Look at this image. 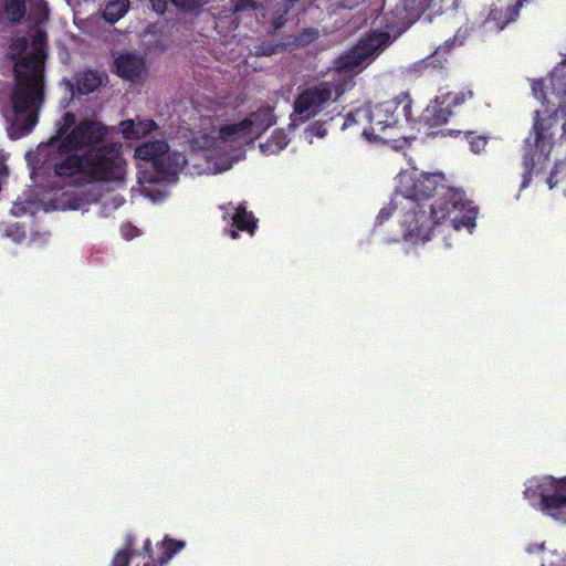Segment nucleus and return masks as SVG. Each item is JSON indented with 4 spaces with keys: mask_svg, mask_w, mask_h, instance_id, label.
Masks as SVG:
<instances>
[{
    "mask_svg": "<svg viewBox=\"0 0 566 566\" xmlns=\"http://www.w3.org/2000/svg\"><path fill=\"white\" fill-rule=\"evenodd\" d=\"M107 127L93 119L76 120L66 113L57 129V136L27 154L31 166V177L38 182L42 176L53 177L46 187L61 188V181L76 185L71 192L64 191L50 197V206L44 199V210L83 209L85 203L96 202L104 193L125 185L127 164L122 155V146L107 143Z\"/></svg>",
    "mask_w": 566,
    "mask_h": 566,
    "instance_id": "nucleus-1",
    "label": "nucleus"
},
{
    "mask_svg": "<svg viewBox=\"0 0 566 566\" xmlns=\"http://www.w3.org/2000/svg\"><path fill=\"white\" fill-rule=\"evenodd\" d=\"M275 123L274 107L266 104L227 125L213 116H200L199 125L193 126L188 156L170 151L165 139L143 143L135 149V158L145 161L138 166L142 193L153 202L161 201L168 196L167 185L176 182L178 174L190 165V174L229 170L243 158V147Z\"/></svg>",
    "mask_w": 566,
    "mask_h": 566,
    "instance_id": "nucleus-2",
    "label": "nucleus"
},
{
    "mask_svg": "<svg viewBox=\"0 0 566 566\" xmlns=\"http://www.w3.org/2000/svg\"><path fill=\"white\" fill-rule=\"evenodd\" d=\"M443 179L441 174L422 172L416 167L401 170L390 203L379 211L377 223L381 224L395 212L400 240L411 247L427 243L436 230L444 227L472 233L476 226V207L461 190L443 185Z\"/></svg>",
    "mask_w": 566,
    "mask_h": 566,
    "instance_id": "nucleus-3",
    "label": "nucleus"
},
{
    "mask_svg": "<svg viewBox=\"0 0 566 566\" xmlns=\"http://www.w3.org/2000/svg\"><path fill=\"white\" fill-rule=\"evenodd\" d=\"M7 55L14 61V83L6 117L10 124V137L18 139L36 125L44 103L46 33L36 28L29 38L14 39Z\"/></svg>",
    "mask_w": 566,
    "mask_h": 566,
    "instance_id": "nucleus-4",
    "label": "nucleus"
},
{
    "mask_svg": "<svg viewBox=\"0 0 566 566\" xmlns=\"http://www.w3.org/2000/svg\"><path fill=\"white\" fill-rule=\"evenodd\" d=\"M388 43L386 34L363 38L334 62L329 78L304 88L293 103L290 127H297L318 115L326 105L353 87L354 75L365 70Z\"/></svg>",
    "mask_w": 566,
    "mask_h": 566,
    "instance_id": "nucleus-5",
    "label": "nucleus"
},
{
    "mask_svg": "<svg viewBox=\"0 0 566 566\" xmlns=\"http://www.w3.org/2000/svg\"><path fill=\"white\" fill-rule=\"evenodd\" d=\"M411 101L407 94L375 105L365 104L350 111L345 116L342 129L357 126L361 136L369 142L391 144L399 149L401 139L405 143V130L409 120Z\"/></svg>",
    "mask_w": 566,
    "mask_h": 566,
    "instance_id": "nucleus-6",
    "label": "nucleus"
},
{
    "mask_svg": "<svg viewBox=\"0 0 566 566\" xmlns=\"http://www.w3.org/2000/svg\"><path fill=\"white\" fill-rule=\"evenodd\" d=\"M524 499L556 523L566 524V476H534L526 481Z\"/></svg>",
    "mask_w": 566,
    "mask_h": 566,
    "instance_id": "nucleus-7",
    "label": "nucleus"
},
{
    "mask_svg": "<svg viewBox=\"0 0 566 566\" xmlns=\"http://www.w3.org/2000/svg\"><path fill=\"white\" fill-rule=\"evenodd\" d=\"M434 0H401L389 14L382 18L377 17L373 24L376 27L366 38L371 35L386 34L388 43L391 36L397 38L416 21L422 12L429 9Z\"/></svg>",
    "mask_w": 566,
    "mask_h": 566,
    "instance_id": "nucleus-8",
    "label": "nucleus"
},
{
    "mask_svg": "<svg viewBox=\"0 0 566 566\" xmlns=\"http://www.w3.org/2000/svg\"><path fill=\"white\" fill-rule=\"evenodd\" d=\"M525 2H528V0H515V3L506 6L501 1L493 4V8L490 10L488 18L482 24L483 32H501L509 23L513 22L517 18L518 11Z\"/></svg>",
    "mask_w": 566,
    "mask_h": 566,
    "instance_id": "nucleus-9",
    "label": "nucleus"
},
{
    "mask_svg": "<svg viewBox=\"0 0 566 566\" xmlns=\"http://www.w3.org/2000/svg\"><path fill=\"white\" fill-rule=\"evenodd\" d=\"M224 210L223 218H230V228L227 230L230 238L237 240L239 238V231H245L250 235H253L256 229V219L247 210L243 203L233 206L229 203L222 207Z\"/></svg>",
    "mask_w": 566,
    "mask_h": 566,
    "instance_id": "nucleus-10",
    "label": "nucleus"
},
{
    "mask_svg": "<svg viewBox=\"0 0 566 566\" xmlns=\"http://www.w3.org/2000/svg\"><path fill=\"white\" fill-rule=\"evenodd\" d=\"M102 81V75L98 72L86 70L77 72L73 80H63L62 83L70 91L72 97H74L75 94L83 95L96 91L101 86Z\"/></svg>",
    "mask_w": 566,
    "mask_h": 566,
    "instance_id": "nucleus-11",
    "label": "nucleus"
},
{
    "mask_svg": "<svg viewBox=\"0 0 566 566\" xmlns=\"http://www.w3.org/2000/svg\"><path fill=\"white\" fill-rule=\"evenodd\" d=\"M117 74L130 81L142 78L146 72L145 60L136 53H123L115 60Z\"/></svg>",
    "mask_w": 566,
    "mask_h": 566,
    "instance_id": "nucleus-12",
    "label": "nucleus"
},
{
    "mask_svg": "<svg viewBox=\"0 0 566 566\" xmlns=\"http://www.w3.org/2000/svg\"><path fill=\"white\" fill-rule=\"evenodd\" d=\"M451 115L452 111L444 108V106L436 97L423 109L421 115V123L427 126L428 129L436 128L446 124Z\"/></svg>",
    "mask_w": 566,
    "mask_h": 566,
    "instance_id": "nucleus-13",
    "label": "nucleus"
},
{
    "mask_svg": "<svg viewBox=\"0 0 566 566\" xmlns=\"http://www.w3.org/2000/svg\"><path fill=\"white\" fill-rule=\"evenodd\" d=\"M119 129L126 139H138L157 129V125L151 119H127L119 124Z\"/></svg>",
    "mask_w": 566,
    "mask_h": 566,
    "instance_id": "nucleus-14",
    "label": "nucleus"
},
{
    "mask_svg": "<svg viewBox=\"0 0 566 566\" xmlns=\"http://www.w3.org/2000/svg\"><path fill=\"white\" fill-rule=\"evenodd\" d=\"M290 140V135L284 129H275L264 143L260 144V150L265 156L276 155L286 148Z\"/></svg>",
    "mask_w": 566,
    "mask_h": 566,
    "instance_id": "nucleus-15",
    "label": "nucleus"
},
{
    "mask_svg": "<svg viewBox=\"0 0 566 566\" xmlns=\"http://www.w3.org/2000/svg\"><path fill=\"white\" fill-rule=\"evenodd\" d=\"M129 0H108L106 1L102 15L111 24L120 20L129 10Z\"/></svg>",
    "mask_w": 566,
    "mask_h": 566,
    "instance_id": "nucleus-16",
    "label": "nucleus"
},
{
    "mask_svg": "<svg viewBox=\"0 0 566 566\" xmlns=\"http://www.w3.org/2000/svg\"><path fill=\"white\" fill-rule=\"evenodd\" d=\"M134 537L128 535L126 537L125 547L119 549L112 562V566H128L129 560L138 553L133 549Z\"/></svg>",
    "mask_w": 566,
    "mask_h": 566,
    "instance_id": "nucleus-17",
    "label": "nucleus"
},
{
    "mask_svg": "<svg viewBox=\"0 0 566 566\" xmlns=\"http://www.w3.org/2000/svg\"><path fill=\"white\" fill-rule=\"evenodd\" d=\"M360 6L364 15L371 17L380 6V0H342V7L346 9H355Z\"/></svg>",
    "mask_w": 566,
    "mask_h": 566,
    "instance_id": "nucleus-18",
    "label": "nucleus"
},
{
    "mask_svg": "<svg viewBox=\"0 0 566 566\" xmlns=\"http://www.w3.org/2000/svg\"><path fill=\"white\" fill-rule=\"evenodd\" d=\"M471 97V92H446L437 96L438 101L451 111L452 107L461 105L467 98Z\"/></svg>",
    "mask_w": 566,
    "mask_h": 566,
    "instance_id": "nucleus-19",
    "label": "nucleus"
},
{
    "mask_svg": "<svg viewBox=\"0 0 566 566\" xmlns=\"http://www.w3.org/2000/svg\"><path fill=\"white\" fill-rule=\"evenodd\" d=\"M30 18L35 23H42L49 19V8L44 0H29Z\"/></svg>",
    "mask_w": 566,
    "mask_h": 566,
    "instance_id": "nucleus-20",
    "label": "nucleus"
},
{
    "mask_svg": "<svg viewBox=\"0 0 566 566\" xmlns=\"http://www.w3.org/2000/svg\"><path fill=\"white\" fill-rule=\"evenodd\" d=\"M185 545L186 544L182 541L165 538V541L163 542L164 553L161 557V564L171 559L175 554H177L185 547Z\"/></svg>",
    "mask_w": 566,
    "mask_h": 566,
    "instance_id": "nucleus-21",
    "label": "nucleus"
},
{
    "mask_svg": "<svg viewBox=\"0 0 566 566\" xmlns=\"http://www.w3.org/2000/svg\"><path fill=\"white\" fill-rule=\"evenodd\" d=\"M1 234L11 239L15 243H21L25 239V230L19 224L13 223L6 228L0 227Z\"/></svg>",
    "mask_w": 566,
    "mask_h": 566,
    "instance_id": "nucleus-22",
    "label": "nucleus"
},
{
    "mask_svg": "<svg viewBox=\"0 0 566 566\" xmlns=\"http://www.w3.org/2000/svg\"><path fill=\"white\" fill-rule=\"evenodd\" d=\"M430 66L433 69L441 67L442 61L437 59L434 55H430V56H427L426 59H422V60L411 64L408 67V71L413 72V73H421L423 70H426Z\"/></svg>",
    "mask_w": 566,
    "mask_h": 566,
    "instance_id": "nucleus-23",
    "label": "nucleus"
},
{
    "mask_svg": "<svg viewBox=\"0 0 566 566\" xmlns=\"http://www.w3.org/2000/svg\"><path fill=\"white\" fill-rule=\"evenodd\" d=\"M327 135V129L321 123L311 125L304 129L303 138L308 144H313L314 137L324 138Z\"/></svg>",
    "mask_w": 566,
    "mask_h": 566,
    "instance_id": "nucleus-24",
    "label": "nucleus"
},
{
    "mask_svg": "<svg viewBox=\"0 0 566 566\" xmlns=\"http://www.w3.org/2000/svg\"><path fill=\"white\" fill-rule=\"evenodd\" d=\"M125 199L119 195H113L103 202L101 216L107 217L124 203Z\"/></svg>",
    "mask_w": 566,
    "mask_h": 566,
    "instance_id": "nucleus-25",
    "label": "nucleus"
},
{
    "mask_svg": "<svg viewBox=\"0 0 566 566\" xmlns=\"http://www.w3.org/2000/svg\"><path fill=\"white\" fill-rule=\"evenodd\" d=\"M295 0H284L276 11V17L273 21V28L274 30H279L283 27L285 23L284 15L287 13V11L294 6Z\"/></svg>",
    "mask_w": 566,
    "mask_h": 566,
    "instance_id": "nucleus-26",
    "label": "nucleus"
},
{
    "mask_svg": "<svg viewBox=\"0 0 566 566\" xmlns=\"http://www.w3.org/2000/svg\"><path fill=\"white\" fill-rule=\"evenodd\" d=\"M543 566H566V553L553 552L545 558Z\"/></svg>",
    "mask_w": 566,
    "mask_h": 566,
    "instance_id": "nucleus-27",
    "label": "nucleus"
},
{
    "mask_svg": "<svg viewBox=\"0 0 566 566\" xmlns=\"http://www.w3.org/2000/svg\"><path fill=\"white\" fill-rule=\"evenodd\" d=\"M33 203L32 202H15L11 209V212L15 217H20L27 213H34V210L32 209Z\"/></svg>",
    "mask_w": 566,
    "mask_h": 566,
    "instance_id": "nucleus-28",
    "label": "nucleus"
},
{
    "mask_svg": "<svg viewBox=\"0 0 566 566\" xmlns=\"http://www.w3.org/2000/svg\"><path fill=\"white\" fill-rule=\"evenodd\" d=\"M460 45L459 44H455L453 43L452 41V38L448 39L447 41H444V43L442 45H440L436 52H434V56L439 60H441L440 57L441 56H444L447 53L451 52L452 50H454L455 48H459Z\"/></svg>",
    "mask_w": 566,
    "mask_h": 566,
    "instance_id": "nucleus-29",
    "label": "nucleus"
},
{
    "mask_svg": "<svg viewBox=\"0 0 566 566\" xmlns=\"http://www.w3.org/2000/svg\"><path fill=\"white\" fill-rule=\"evenodd\" d=\"M470 35V29L468 25L460 27L455 34L452 36V41L455 44H459L460 46L464 44L465 40Z\"/></svg>",
    "mask_w": 566,
    "mask_h": 566,
    "instance_id": "nucleus-30",
    "label": "nucleus"
},
{
    "mask_svg": "<svg viewBox=\"0 0 566 566\" xmlns=\"http://www.w3.org/2000/svg\"><path fill=\"white\" fill-rule=\"evenodd\" d=\"M468 137L470 138V140H469L470 148L475 154H479L486 145V139L482 136L472 137L469 134Z\"/></svg>",
    "mask_w": 566,
    "mask_h": 566,
    "instance_id": "nucleus-31",
    "label": "nucleus"
},
{
    "mask_svg": "<svg viewBox=\"0 0 566 566\" xmlns=\"http://www.w3.org/2000/svg\"><path fill=\"white\" fill-rule=\"evenodd\" d=\"M120 233L125 240H133L140 234L139 230L130 223L123 224Z\"/></svg>",
    "mask_w": 566,
    "mask_h": 566,
    "instance_id": "nucleus-32",
    "label": "nucleus"
},
{
    "mask_svg": "<svg viewBox=\"0 0 566 566\" xmlns=\"http://www.w3.org/2000/svg\"><path fill=\"white\" fill-rule=\"evenodd\" d=\"M254 8V3L251 0H237L234 4V11H244Z\"/></svg>",
    "mask_w": 566,
    "mask_h": 566,
    "instance_id": "nucleus-33",
    "label": "nucleus"
},
{
    "mask_svg": "<svg viewBox=\"0 0 566 566\" xmlns=\"http://www.w3.org/2000/svg\"><path fill=\"white\" fill-rule=\"evenodd\" d=\"M318 35V32L316 30H307L305 31L302 35H301V39H300V43H308L311 41H313L314 39H316Z\"/></svg>",
    "mask_w": 566,
    "mask_h": 566,
    "instance_id": "nucleus-34",
    "label": "nucleus"
},
{
    "mask_svg": "<svg viewBox=\"0 0 566 566\" xmlns=\"http://www.w3.org/2000/svg\"><path fill=\"white\" fill-rule=\"evenodd\" d=\"M50 238V234L48 232H43V233H34L32 235V239L31 241L36 244L39 242V244H42V243H45Z\"/></svg>",
    "mask_w": 566,
    "mask_h": 566,
    "instance_id": "nucleus-35",
    "label": "nucleus"
},
{
    "mask_svg": "<svg viewBox=\"0 0 566 566\" xmlns=\"http://www.w3.org/2000/svg\"><path fill=\"white\" fill-rule=\"evenodd\" d=\"M153 9L157 13H164L166 9V1L164 0H150Z\"/></svg>",
    "mask_w": 566,
    "mask_h": 566,
    "instance_id": "nucleus-36",
    "label": "nucleus"
},
{
    "mask_svg": "<svg viewBox=\"0 0 566 566\" xmlns=\"http://www.w3.org/2000/svg\"><path fill=\"white\" fill-rule=\"evenodd\" d=\"M170 1L180 8H187L188 2H189V0H170Z\"/></svg>",
    "mask_w": 566,
    "mask_h": 566,
    "instance_id": "nucleus-37",
    "label": "nucleus"
},
{
    "mask_svg": "<svg viewBox=\"0 0 566 566\" xmlns=\"http://www.w3.org/2000/svg\"><path fill=\"white\" fill-rule=\"evenodd\" d=\"M542 549H543V544H541V545L530 546V547L527 548V552H528V553H535V552H539V551H542Z\"/></svg>",
    "mask_w": 566,
    "mask_h": 566,
    "instance_id": "nucleus-38",
    "label": "nucleus"
},
{
    "mask_svg": "<svg viewBox=\"0 0 566 566\" xmlns=\"http://www.w3.org/2000/svg\"><path fill=\"white\" fill-rule=\"evenodd\" d=\"M150 546H151V542L149 538H147L144 544V552L146 555H149Z\"/></svg>",
    "mask_w": 566,
    "mask_h": 566,
    "instance_id": "nucleus-39",
    "label": "nucleus"
}]
</instances>
